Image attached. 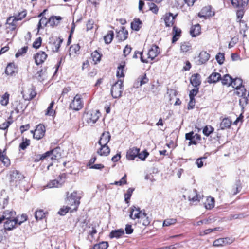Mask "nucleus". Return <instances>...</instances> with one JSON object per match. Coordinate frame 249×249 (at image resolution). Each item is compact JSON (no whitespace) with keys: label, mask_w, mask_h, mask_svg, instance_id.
Returning <instances> with one entry per match:
<instances>
[{"label":"nucleus","mask_w":249,"mask_h":249,"mask_svg":"<svg viewBox=\"0 0 249 249\" xmlns=\"http://www.w3.org/2000/svg\"><path fill=\"white\" fill-rule=\"evenodd\" d=\"M214 128L211 125H206L203 129V133L206 136H209L213 132Z\"/></svg>","instance_id":"nucleus-47"},{"label":"nucleus","mask_w":249,"mask_h":249,"mask_svg":"<svg viewBox=\"0 0 249 249\" xmlns=\"http://www.w3.org/2000/svg\"><path fill=\"white\" fill-rule=\"evenodd\" d=\"M216 60L217 62L221 65L223 63L225 57H224V53H219L215 57Z\"/></svg>","instance_id":"nucleus-54"},{"label":"nucleus","mask_w":249,"mask_h":249,"mask_svg":"<svg viewBox=\"0 0 249 249\" xmlns=\"http://www.w3.org/2000/svg\"><path fill=\"white\" fill-rule=\"evenodd\" d=\"M124 234V230L122 229L113 230L109 234L110 238H119Z\"/></svg>","instance_id":"nucleus-24"},{"label":"nucleus","mask_w":249,"mask_h":249,"mask_svg":"<svg viewBox=\"0 0 249 249\" xmlns=\"http://www.w3.org/2000/svg\"><path fill=\"white\" fill-rule=\"evenodd\" d=\"M80 46L78 44H74L71 46L70 48V55H71L72 53H77L79 51Z\"/></svg>","instance_id":"nucleus-55"},{"label":"nucleus","mask_w":249,"mask_h":249,"mask_svg":"<svg viewBox=\"0 0 249 249\" xmlns=\"http://www.w3.org/2000/svg\"><path fill=\"white\" fill-rule=\"evenodd\" d=\"M97 153L100 156H107L110 153V148L107 145H100V147L97 150Z\"/></svg>","instance_id":"nucleus-25"},{"label":"nucleus","mask_w":249,"mask_h":249,"mask_svg":"<svg viewBox=\"0 0 249 249\" xmlns=\"http://www.w3.org/2000/svg\"><path fill=\"white\" fill-rule=\"evenodd\" d=\"M142 22L139 18H135L131 23V27L132 30L139 31L142 27Z\"/></svg>","instance_id":"nucleus-29"},{"label":"nucleus","mask_w":249,"mask_h":249,"mask_svg":"<svg viewBox=\"0 0 249 249\" xmlns=\"http://www.w3.org/2000/svg\"><path fill=\"white\" fill-rule=\"evenodd\" d=\"M91 55L95 64H97L100 61L102 54H100L97 50L92 52Z\"/></svg>","instance_id":"nucleus-35"},{"label":"nucleus","mask_w":249,"mask_h":249,"mask_svg":"<svg viewBox=\"0 0 249 249\" xmlns=\"http://www.w3.org/2000/svg\"><path fill=\"white\" fill-rule=\"evenodd\" d=\"M221 79V75L218 72H213L208 78L209 83H215Z\"/></svg>","instance_id":"nucleus-23"},{"label":"nucleus","mask_w":249,"mask_h":249,"mask_svg":"<svg viewBox=\"0 0 249 249\" xmlns=\"http://www.w3.org/2000/svg\"><path fill=\"white\" fill-rule=\"evenodd\" d=\"M222 84L224 85L229 86L232 84V77L229 74L225 75L223 78L221 77Z\"/></svg>","instance_id":"nucleus-33"},{"label":"nucleus","mask_w":249,"mask_h":249,"mask_svg":"<svg viewBox=\"0 0 249 249\" xmlns=\"http://www.w3.org/2000/svg\"><path fill=\"white\" fill-rule=\"evenodd\" d=\"M47 57V55L44 52L39 51L34 56L35 62L37 65L42 64Z\"/></svg>","instance_id":"nucleus-9"},{"label":"nucleus","mask_w":249,"mask_h":249,"mask_svg":"<svg viewBox=\"0 0 249 249\" xmlns=\"http://www.w3.org/2000/svg\"><path fill=\"white\" fill-rule=\"evenodd\" d=\"M45 133V127L44 125L39 124L36 126L33 137L36 140H40L44 136Z\"/></svg>","instance_id":"nucleus-6"},{"label":"nucleus","mask_w":249,"mask_h":249,"mask_svg":"<svg viewBox=\"0 0 249 249\" xmlns=\"http://www.w3.org/2000/svg\"><path fill=\"white\" fill-rule=\"evenodd\" d=\"M53 105H54V102L52 101L50 103L49 106L48 107L47 109V111L45 113V114L46 115H49V116H53V114L55 113V112L54 111V110L53 109Z\"/></svg>","instance_id":"nucleus-51"},{"label":"nucleus","mask_w":249,"mask_h":249,"mask_svg":"<svg viewBox=\"0 0 249 249\" xmlns=\"http://www.w3.org/2000/svg\"><path fill=\"white\" fill-rule=\"evenodd\" d=\"M114 36V33L112 31H108L107 34L104 36V40L106 44H109L112 41Z\"/></svg>","instance_id":"nucleus-40"},{"label":"nucleus","mask_w":249,"mask_h":249,"mask_svg":"<svg viewBox=\"0 0 249 249\" xmlns=\"http://www.w3.org/2000/svg\"><path fill=\"white\" fill-rule=\"evenodd\" d=\"M125 66L124 63L123 64H120L118 67V70L116 73V76L118 78H123L124 76V68Z\"/></svg>","instance_id":"nucleus-41"},{"label":"nucleus","mask_w":249,"mask_h":249,"mask_svg":"<svg viewBox=\"0 0 249 249\" xmlns=\"http://www.w3.org/2000/svg\"><path fill=\"white\" fill-rule=\"evenodd\" d=\"M70 208L68 206H63L58 212V214L61 215H65L69 211Z\"/></svg>","instance_id":"nucleus-61"},{"label":"nucleus","mask_w":249,"mask_h":249,"mask_svg":"<svg viewBox=\"0 0 249 249\" xmlns=\"http://www.w3.org/2000/svg\"><path fill=\"white\" fill-rule=\"evenodd\" d=\"M205 207L207 209H211L214 206V199L212 197H209L207 198L204 203Z\"/></svg>","instance_id":"nucleus-32"},{"label":"nucleus","mask_w":249,"mask_h":249,"mask_svg":"<svg viewBox=\"0 0 249 249\" xmlns=\"http://www.w3.org/2000/svg\"><path fill=\"white\" fill-rule=\"evenodd\" d=\"M15 67L13 63L9 64L6 68L5 73L7 75H12L15 71Z\"/></svg>","instance_id":"nucleus-38"},{"label":"nucleus","mask_w":249,"mask_h":249,"mask_svg":"<svg viewBox=\"0 0 249 249\" xmlns=\"http://www.w3.org/2000/svg\"><path fill=\"white\" fill-rule=\"evenodd\" d=\"M47 152H49L48 158L50 157L52 160L59 159L61 156V149L59 147H57L52 150L47 151Z\"/></svg>","instance_id":"nucleus-15"},{"label":"nucleus","mask_w":249,"mask_h":249,"mask_svg":"<svg viewBox=\"0 0 249 249\" xmlns=\"http://www.w3.org/2000/svg\"><path fill=\"white\" fill-rule=\"evenodd\" d=\"M18 21L16 17H10L7 19V23L12 26V30L16 28V22Z\"/></svg>","instance_id":"nucleus-43"},{"label":"nucleus","mask_w":249,"mask_h":249,"mask_svg":"<svg viewBox=\"0 0 249 249\" xmlns=\"http://www.w3.org/2000/svg\"><path fill=\"white\" fill-rule=\"evenodd\" d=\"M42 39L40 37H38L33 43V46L34 48L37 49L41 45Z\"/></svg>","instance_id":"nucleus-62"},{"label":"nucleus","mask_w":249,"mask_h":249,"mask_svg":"<svg viewBox=\"0 0 249 249\" xmlns=\"http://www.w3.org/2000/svg\"><path fill=\"white\" fill-rule=\"evenodd\" d=\"M10 95L8 92L5 93L2 96L0 101V104L3 106H6L9 103Z\"/></svg>","instance_id":"nucleus-36"},{"label":"nucleus","mask_w":249,"mask_h":249,"mask_svg":"<svg viewBox=\"0 0 249 249\" xmlns=\"http://www.w3.org/2000/svg\"><path fill=\"white\" fill-rule=\"evenodd\" d=\"M232 5L236 8H244L248 4L249 0H230Z\"/></svg>","instance_id":"nucleus-17"},{"label":"nucleus","mask_w":249,"mask_h":249,"mask_svg":"<svg viewBox=\"0 0 249 249\" xmlns=\"http://www.w3.org/2000/svg\"><path fill=\"white\" fill-rule=\"evenodd\" d=\"M141 217L140 218L141 222L142 223V224L144 226H147L149 224L150 221L149 219V217L147 216V214L145 213L143 210V213L141 215Z\"/></svg>","instance_id":"nucleus-45"},{"label":"nucleus","mask_w":249,"mask_h":249,"mask_svg":"<svg viewBox=\"0 0 249 249\" xmlns=\"http://www.w3.org/2000/svg\"><path fill=\"white\" fill-rule=\"evenodd\" d=\"M247 90L244 86L240 87V88H236L234 89V94L238 96V97H243L246 95Z\"/></svg>","instance_id":"nucleus-31"},{"label":"nucleus","mask_w":249,"mask_h":249,"mask_svg":"<svg viewBox=\"0 0 249 249\" xmlns=\"http://www.w3.org/2000/svg\"><path fill=\"white\" fill-rule=\"evenodd\" d=\"M231 125V121L228 118H224L220 124V128L221 129H224L225 128H229Z\"/></svg>","instance_id":"nucleus-34"},{"label":"nucleus","mask_w":249,"mask_h":249,"mask_svg":"<svg viewBox=\"0 0 249 249\" xmlns=\"http://www.w3.org/2000/svg\"><path fill=\"white\" fill-rule=\"evenodd\" d=\"M30 141L27 138L23 139L22 142L19 145V148L22 150L25 149L30 145Z\"/></svg>","instance_id":"nucleus-52"},{"label":"nucleus","mask_w":249,"mask_h":249,"mask_svg":"<svg viewBox=\"0 0 249 249\" xmlns=\"http://www.w3.org/2000/svg\"><path fill=\"white\" fill-rule=\"evenodd\" d=\"M83 107V102L82 100L81 95L76 94L70 105V108L74 110H79L81 109Z\"/></svg>","instance_id":"nucleus-5"},{"label":"nucleus","mask_w":249,"mask_h":249,"mask_svg":"<svg viewBox=\"0 0 249 249\" xmlns=\"http://www.w3.org/2000/svg\"><path fill=\"white\" fill-rule=\"evenodd\" d=\"M177 222L176 219L171 218V219H165L163 223V226H169L172 224H175Z\"/></svg>","instance_id":"nucleus-58"},{"label":"nucleus","mask_w":249,"mask_h":249,"mask_svg":"<svg viewBox=\"0 0 249 249\" xmlns=\"http://www.w3.org/2000/svg\"><path fill=\"white\" fill-rule=\"evenodd\" d=\"M18 222V219L14 218L4 222V228L5 230L11 231L15 228V226Z\"/></svg>","instance_id":"nucleus-16"},{"label":"nucleus","mask_w":249,"mask_h":249,"mask_svg":"<svg viewBox=\"0 0 249 249\" xmlns=\"http://www.w3.org/2000/svg\"><path fill=\"white\" fill-rule=\"evenodd\" d=\"M149 10L153 13L157 14L159 11L158 6L154 3H149Z\"/></svg>","instance_id":"nucleus-59"},{"label":"nucleus","mask_w":249,"mask_h":249,"mask_svg":"<svg viewBox=\"0 0 249 249\" xmlns=\"http://www.w3.org/2000/svg\"><path fill=\"white\" fill-rule=\"evenodd\" d=\"M143 212L140 208L133 206L131 208L130 217L132 219H140Z\"/></svg>","instance_id":"nucleus-8"},{"label":"nucleus","mask_w":249,"mask_h":249,"mask_svg":"<svg viewBox=\"0 0 249 249\" xmlns=\"http://www.w3.org/2000/svg\"><path fill=\"white\" fill-rule=\"evenodd\" d=\"M148 155H149V153L147 151H144L143 152L141 153L139 152L138 157L142 160H145V159L146 158V157L148 156Z\"/></svg>","instance_id":"nucleus-64"},{"label":"nucleus","mask_w":249,"mask_h":249,"mask_svg":"<svg viewBox=\"0 0 249 249\" xmlns=\"http://www.w3.org/2000/svg\"><path fill=\"white\" fill-rule=\"evenodd\" d=\"M18 21L16 17H10L7 19V23L12 26V30L16 28V22Z\"/></svg>","instance_id":"nucleus-42"},{"label":"nucleus","mask_w":249,"mask_h":249,"mask_svg":"<svg viewBox=\"0 0 249 249\" xmlns=\"http://www.w3.org/2000/svg\"><path fill=\"white\" fill-rule=\"evenodd\" d=\"M123 89V81L120 79L116 81L111 89V94L113 98H118L121 96Z\"/></svg>","instance_id":"nucleus-3"},{"label":"nucleus","mask_w":249,"mask_h":249,"mask_svg":"<svg viewBox=\"0 0 249 249\" xmlns=\"http://www.w3.org/2000/svg\"><path fill=\"white\" fill-rule=\"evenodd\" d=\"M181 30L178 27L174 26L173 28V37L172 42L173 43H175L181 36Z\"/></svg>","instance_id":"nucleus-26"},{"label":"nucleus","mask_w":249,"mask_h":249,"mask_svg":"<svg viewBox=\"0 0 249 249\" xmlns=\"http://www.w3.org/2000/svg\"><path fill=\"white\" fill-rule=\"evenodd\" d=\"M241 97L242 98L239 100V105L242 108V110L243 112L245 107L248 104V99L247 97H246L245 96H244Z\"/></svg>","instance_id":"nucleus-49"},{"label":"nucleus","mask_w":249,"mask_h":249,"mask_svg":"<svg viewBox=\"0 0 249 249\" xmlns=\"http://www.w3.org/2000/svg\"><path fill=\"white\" fill-rule=\"evenodd\" d=\"M16 212L13 211L6 210L3 212V215L4 220H9L15 218Z\"/></svg>","instance_id":"nucleus-27"},{"label":"nucleus","mask_w":249,"mask_h":249,"mask_svg":"<svg viewBox=\"0 0 249 249\" xmlns=\"http://www.w3.org/2000/svg\"><path fill=\"white\" fill-rule=\"evenodd\" d=\"M62 18L60 16H53L48 19V24L52 27L57 26L59 24Z\"/></svg>","instance_id":"nucleus-19"},{"label":"nucleus","mask_w":249,"mask_h":249,"mask_svg":"<svg viewBox=\"0 0 249 249\" xmlns=\"http://www.w3.org/2000/svg\"><path fill=\"white\" fill-rule=\"evenodd\" d=\"M81 198V194L77 191H74L67 197L68 204L73 206V210L76 211L80 204Z\"/></svg>","instance_id":"nucleus-2"},{"label":"nucleus","mask_w":249,"mask_h":249,"mask_svg":"<svg viewBox=\"0 0 249 249\" xmlns=\"http://www.w3.org/2000/svg\"><path fill=\"white\" fill-rule=\"evenodd\" d=\"M0 161H1L6 166H8L10 164V160L2 154L1 150H0Z\"/></svg>","instance_id":"nucleus-44"},{"label":"nucleus","mask_w":249,"mask_h":249,"mask_svg":"<svg viewBox=\"0 0 249 249\" xmlns=\"http://www.w3.org/2000/svg\"><path fill=\"white\" fill-rule=\"evenodd\" d=\"M231 85L234 89L243 86L242 85V80L240 78H236L232 80V84Z\"/></svg>","instance_id":"nucleus-37"},{"label":"nucleus","mask_w":249,"mask_h":249,"mask_svg":"<svg viewBox=\"0 0 249 249\" xmlns=\"http://www.w3.org/2000/svg\"><path fill=\"white\" fill-rule=\"evenodd\" d=\"M48 23V19H47L46 18L42 17L39 20L38 25L37 29L39 31L41 28H42V26L43 27L46 26V25Z\"/></svg>","instance_id":"nucleus-50"},{"label":"nucleus","mask_w":249,"mask_h":249,"mask_svg":"<svg viewBox=\"0 0 249 249\" xmlns=\"http://www.w3.org/2000/svg\"><path fill=\"white\" fill-rule=\"evenodd\" d=\"M140 149L136 147L130 148L127 152L126 158L129 160H134L135 158L138 157Z\"/></svg>","instance_id":"nucleus-13"},{"label":"nucleus","mask_w":249,"mask_h":249,"mask_svg":"<svg viewBox=\"0 0 249 249\" xmlns=\"http://www.w3.org/2000/svg\"><path fill=\"white\" fill-rule=\"evenodd\" d=\"M108 246L107 242H102L94 245L92 249H106Z\"/></svg>","instance_id":"nucleus-48"},{"label":"nucleus","mask_w":249,"mask_h":249,"mask_svg":"<svg viewBox=\"0 0 249 249\" xmlns=\"http://www.w3.org/2000/svg\"><path fill=\"white\" fill-rule=\"evenodd\" d=\"M177 15H173L171 13H168L165 14L163 17L165 24L166 27H171L174 24V21Z\"/></svg>","instance_id":"nucleus-10"},{"label":"nucleus","mask_w":249,"mask_h":249,"mask_svg":"<svg viewBox=\"0 0 249 249\" xmlns=\"http://www.w3.org/2000/svg\"><path fill=\"white\" fill-rule=\"evenodd\" d=\"M210 54L205 51L200 52L199 55L198 64L205 63L210 58Z\"/></svg>","instance_id":"nucleus-18"},{"label":"nucleus","mask_w":249,"mask_h":249,"mask_svg":"<svg viewBox=\"0 0 249 249\" xmlns=\"http://www.w3.org/2000/svg\"><path fill=\"white\" fill-rule=\"evenodd\" d=\"M28 47H24L18 50V52L16 53L15 56L16 57L22 55L23 54L27 52Z\"/></svg>","instance_id":"nucleus-60"},{"label":"nucleus","mask_w":249,"mask_h":249,"mask_svg":"<svg viewBox=\"0 0 249 249\" xmlns=\"http://www.w3.org/2000/svg\"><path fill=\"white\" fill-rule=\"evenodd\" d=\"M201 27L199 24H197L193 26L190 30V33L193 37H196L200 33Z\"/></svg>","instance_id":"nucleus-28"},{"label":"nucleus","mask_w":249,"mask_h":249,"mask_svg":"<svg viewBox=\"0 0 249 249\" xmlns=\"http://www.w3.org/2000/svg\"><path fill=\"white\" fill-rule=\"evenodd\" d=\"M214 15L213 12L212 11L210 6H207L203 7L200 12L198 13V16L200 18H206L213 16Z\"/></svg>","instance_id":"nucleus-7"},{"label":"nucleus","mask_w":249,"mask_h":249,"mask_svg":"<svg viewBox=\"0 0 249 249\" xmlns=\"http://www.w3.org/2000/svg\"><path fill=\"white\" fill-rule=\"evenodd\" d=\"M10 182L16 183L23 178V176L17 170L12 171L10 175Z\"/></svg>","instance_id":"nucleus-14"},{"label":"nucleus","mask_w":249,"mask_h":249,"mask_svg":"<svg viewBox=\"0 0 249 249\" xmlns=\"http://www.w3.org/2000/svg\"><path fill=\"white\" fill-rule=\"evenodd\" d=\"M128 31L125 30L124 27H122V29L117 32L116 37L120 41H124L127 38Z\"/></svg>","instance_id":"nucleus-21"},{"label":"nucleus","mask_w":249,"mask_h":249,"mask_svg":"<svg viewBox=\"0 0 249 249\" xmlns=\"http://www.w3.org/2000/svg\"><path fill=\"white\" fill-rule=\"evenodd\" d=\"M200 198V197L198 196L196 189H193L192 191H191L190 192V195L188 196L189 200L193 202H195L196 201H199Z\"/></svg>","instance_id":"nucleus-30"},{"label":"nucleus","mask_w":249,"mask_h":249,"mask_svg":"<svg viewBox=\"0 0 249 249\" xmlns=\"http://www.w3.org/2000/svg\"><path fill=\"white\" fill-rule=\"evenodd\" d=\"M191 48L189 43L184 42L181 44L180 50L182 52H187Z\"/></svg>","instance_id":"nucleus-57"},{"label":"nucleus","mask_w":249,"mask_h":249,"mask_svg":"<svg viewBox=\"0 0 249 249\" xmlns=\"http://www.w3.org/2000/svg\"><path fill=\"white\" fill-rule=\"evenodd\" d=\"M45 215V213L41 210L36 211L35 213V216L36 220L42 219Z\"/></svg>","instance_id":"nucleus-53"},{"label":"nucleus","mask_w":249,"mask_h":249,"mask_svg":"<svg viewBox=\"0 0 249 249\" xmlns=\"http://www.w3.org/2000/svg\"><path fill=\"white\" fill-rule=\"evenodd\" d=\"M134 190V189H133V188H129L127 190L126 193L125 194L124 198H125V200L126 202V203H128V200H129L130 199V197L132 196V193H133Z\"/></svg>","instance_id":"nucleus-56"},{"label":"nucleus","mask_w":249,"mask_h":249,"mask_svg":"<svg viewBox=\"0 0 249 249\" xmlns=\"http://www.w3.org/2000/svg\"><path fill=\"white\" fill-rule=\"evenodd\" d=\"M110 139L111 136L109 132H104L102 134L98 143L100 145H107L108 142L110 141Z\"/></svg>","instance_id":"nucleus-11"},{"label":"nucleus","mask_w":249,"mask_h":249,"mask_svg":"<svg viewBox=\"0 0 249 249\" xmlns=\"http://www.w3.org/2000/svg\"><path fill=\"white\" fill-rule=\"evenodd\" d=\"M66 177L65 173L60 175L56 179L51 180L47 184V186L50 188L61 187L65 181Z\"/></svg>","instance_id":"nucleus-4"},{"label":"nucleus","mask_w":249,"mask_h":249,"mask_svg":"<svg viewBox=\"0 0 249 249\" xmlns=\"http://www.w3.org/2000/svg\"><path fill=\"white\" fill-rule=\"evenodd\" d=\"M160 53L159 47L156 45H153L148 52V58L153 60Z\"/></svg>","instance_id":"nucleus-12"},{"label":"nucleus","mask_w":249,"mask_h":249,"mask_svg":"<svg viewBox=\"0 0 249 249\" xmlns=\"http://www.w3.org/2000/svg\"><path fill=\"white\" fill-rule=\"evenodd\" d=\"M148 81V79L147 78L146 74H144L138 78L137 82L134 83V87L138 88L139 87L147 83Z\"/></svg>","instance_id":"nucleus-22"},{"label":"nucleus","mask_w":249,"mask_h":249,"mask_svg":"<svg viewBox=\"0 0 249 249\" xmlns=\"http://www.w3.org/2000/svg\"><path fill=\"white\" fill-rule=\"evenodd\" d=\"M48 154L49 152H46L42 155H36V158H34V162H37L40 160H44L48 159Z\"/></svg>","instance_id":"nucleus-46"},{"label":"nucleus","mask_w":249,"mask_h":249,"mask_svg":"<svg viewBox=\"0 0 249 249\" xmlns=\"http://www.w3.org/2000/svg\"><path fill=\"white\" fill-rule=\"evenodd\" d=\"M100 116L99 110H91L84 114L83 119L89 124H93L96 122Z\"/></svg>","instance_id":"nucleus-1"},{"label":"nucleus","mask_w":249,"mask_h":249,"mask_svg":"<svg viewBox=\"0 0 249 249\" xmlns=\"http://www.w3.org/2000/svg\"><path fill=\"white\" fill-rule=\"evenodd\" d=\"M200 77V75L196 73L192 75L190 78V83L195 88H197L201 84Z\"/></svg>","instance_id":"nucleus-20"},{"label":"nucleus","mask_w":249,"mask_h":249,"mask_svg":"<svg viewBox=\"0 0 249 249\" xmlns=\"http://www.w3.org/2000/svg\"><path fill=\"white\" fill-rule=\"evenodd\" d=\"M62 40L59 38L57 39L55 42H54L53 44H51L52 49L54 52H57L59 50V49L60 47V45L62 42Z\"/></svg>","instance_id":"nucleus-39"},{"label":"nucleus","mask_w":249,"mask_h":249,"mask_svg":"<svg viewBox=\"0 0 249 249\" xmlns=\"http://www.w3.org/2000/svg\"><path fill=\"white\" fill-rule=\"evenodd\" d=\"M18 219V222L17 224L21 225L23 222L25 221L27 219V216L25 214H22L20 217L16 218Z\"/></svg>","instance_id":"nucleus-63"}]
</instances>
